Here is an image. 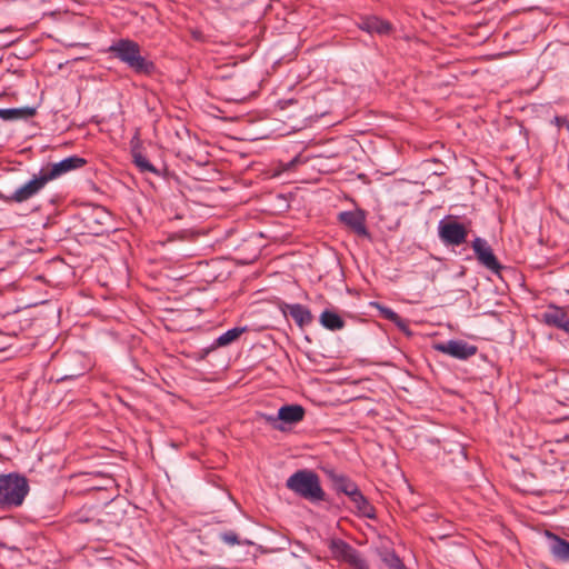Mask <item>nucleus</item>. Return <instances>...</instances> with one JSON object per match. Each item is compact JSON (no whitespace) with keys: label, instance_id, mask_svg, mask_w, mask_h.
<instances>
[{"label":"nucleus","instance_id":"obj_1","mask_svg":"<svg viewBox=\"0 0 569 569\" xmlns=\"http://www.w3.org/2000/svg\"><path fill=\"white\" fill-rule=\"evenodd\" d=\"M106 52L126 64L136 74L152 76L157 70L154 62L142 54L141 46L129 38L112 41Z\"/></svg>","mask_w":569,"mask_h":569},{"label":"nucleus","instance_id":"obj_2","mask_svg":"<svg viewBox=\"0 0 569 569\" xmlns=\"http://www.w3.org/2000/svg\"><path fill=\"white\" fill-rule=\"evenodd\" d=\"M286 487L309 502L318 503L326 500L320 478L313 470H297L287 479Z\"/></svg>","mask_w":569,"mask_h":569},{"label":"nucleus","instance_id":"obj_3","mask_svg":"<svg viewBox=\"0 0 569 569\" xmlns=\"http://www.w3.org/2000/svg\"><path fill=\"white\" fill-rule=\"evenodd\" d=\"M29 491L24 476L18 473L0 475V509L10 510L22 505Z\"/></svg>","mask_w":569,"mask_h":569},{"label":"nucleus","instance_id":"obj_4","mask_svg":"<svg viewBox=\"0 0 569 569\" xmlns=\"http://www.w3.org/2000/svg\"><path fill=\"white\" fill-rule=\"evenodd\" d=\"M48 182H50L49 179L47 178L42 169H40L38 174H34L31 180L26 182L23 186L18 188L12 193L6 194L0 191V200L7 203H22L38 194Z\"/></svg>","mask_w":569,"mask_h":569},{"label":"nucleus","instance_id":"obj_5","mask_svg":"<svg viewBox=\"0 0 569 569\" xmlns=\"http://www.w3.org/2000/svg\"><path fill=\"white\" fill-rule=\"evenodd\" d=\"M127 520L128 517L124 503L122 501L112 500L104 506L96 523L106 530H113L126 525Z\"/></svg>","mask_w":569,"mask_h":569},{"label":"nucleus","instance_id":"obj_6","mask_svg":"<svg viewBox=\"0 0 569 569\" xmlns=\"http://www.w3.org/2000/svg\"><path fill=\"white\" fill-rule=\"evenodd\" d=\"M438 233L446 246H461L467 241L468 229L465 224L457 222L449 217L448 220H441L438 226Z\"/></svg>","mask_w":569,"mask_h":569},{"label":"nucleus","instance_id":"obj_7","mask_svg":"<svg viewBox=\"0 0 569 569\" xmlns=\"http://www.w3.org/2000/svg\"><path fill=\"white\" fill-rule=\"evenodd\" d=\"M332 557L336 560L345 561L356 568L362 569L365 560L359 551L342 539H332L329 545Z\"/></svg>","mask_w":569,"mask_h":569},{"label":"nucleus","instance_id":"obj_8","mask_svg":"<svg viewBox=\"0 0 569 569\" xmlns=\"http://www.w3.org/2000/svg\"><path fill=\"white\" fill-rule=\"evenodd\" d=\"M471 247L480 264H482L483 267H486L488 270L492 271L496 274L500 273L503 267L499 263L491 247L485 239L477 237L472 241Z\"/></svg>","mask_w":569,"mask_h":569},{"label":"nucleus","instance_id":"obj_9","mask_svg":"<svg viewBox=\"0 0 569 569\" xmlns=\"http://www.w3.org/2000/svg\"><path fill=\"white\" fill-rule=\"evenodd\" d=\"M87 162L88 161L84 158L74 154L64 158L57 163H49L41 169L46 173L49 181H52L67 172L84 167Z\"/></svg>","mask_w":569,"mask_h":569},{"label":"nucleus","instance_id":"obj_10","mask_svg":"<svg viewBox=\"0 0 569 569\" xmlns=\"http://www.w3.org/2000/svg\"><path fill=\"white\" fill-rule=\"evenodd\" d=\"M83 221L91 234L102 236L110 230L111 216L103 207H96L83 218Z\"/></svg>","mask_w":569,"mask_h":569},{"label":"nucleus","instance_id":"obj_11","mask_svg":"<svg viewBox=\"0 0 569 569\" xmlns=\"http://www.w3.org/2000/svg\"><path fill=\"white\" fill-rule=\"evenodd\" d=\"M433 348L437 351L449 355L452 358L467 360L470 357L475 356L478 351V348L473 345H469L463 340H449L447 342L436 343Z\"/></svg>","mask_w":569,"mask_h":569},{"label":"nucleus","instance_id":"obj_12","mask_svg":"<svg viewBox=\"0 0 569 569\" xmlns=\"http://www.w3.org/2000/svg\"><path fill=\"white\" fill-rule=\"evenodd\" d=\"M338 221L359 237L371 239L366 226V214L362 210L342 211L338 214Z\"/></svg>","mask_w":569,"mask_h":569},{"label":"nucleus","instance_id":"obj_13","mask_svg":"<svg viewBox=\"0 0 569 569\" xmlns=\"http://www.w3.org/2000/svg\"><path fill=\"white\" fill-rule=\"evenodd\" d=\"M357 26L369 34L388 36L393 31V26L389 21L377 16L360 17Z\"/></svg>","mask_w":569,"mask_h":569},{"label":"nucleus","instance_id":"obj_14","mask_svg":"<svg viewBox=\"0 0 569 569\" xmlns=\"http://www.w3.org/2000/svg\"><path fill=\"white\" fill-rule=\"evenodd\" d=\"M279 309L284 316H290L299 328H305L313 320L311 311L300 303L281 302Z\"/></svg>","mask_w":569,"mask_h":569},{"label":"nucleus","instance_id":"obj_15","mask_svg":"<svg viewBox=\"0 0 569 569\" xmlns=\"http://www.w3.org/2000/svg\"><path fill=\"white\" fill-rule=\"evenodd\" d=\"M542 322L557 329L569 332V317L566 310L556 305H549L542 313Z\"/></svg>","mask_w":569,"mask_h":569},{"label":"nucleus","instance_id":"obj_16","mask_svg":"<svg viewBox=\"0 0 569 569\" xmlns=\"http://www.w3.org/2000/svg\"><path fill=\"white\" fill-rule=\"evenodd\" d=\"M349 500L353 503L355 512L368 519L376 518V509L363 496L359 487H357L349 496Z\"/></svg>","mask_w":569,"mask_h":569},{"label":"nucleus","instance_id":"obj_17","mask_svg":"<svg viewBox=\"0 0 569 569\" xmlns=\"http://www.w3.org/2000/svg\"><path fill=\"white\" fill-rule=\"evenodd\" d=\"M248 330L247 327H234L229 329L221 336H219L210 347L201 350V358L203 359L208 353L216 350L217 348L227 347L232 342L237 341L240 336Z\"/></svg>","mask_w":569,"mask_h":569},{"label":"nucleus","instance_id":"obj_18","mask_svg":"<svg viewBox=\"0 0 569 569\" xmlns=\"http://www.w3.org/2000/svg\"><path fill=\"white\" fill-rule=\"evenodd\" d=\"M327 475L332 483V488L338 493H343L348 497L358 487V485L346 475L337 473L333 470L328 471Z\"/></svg>","mask_w":569,"mask_h":569},{"label":"nucleus","instance_id":"obj_19","mask_svg":"<svg viewBox=\"0 0 569 569\" xmlns=\"http://www.w3.org/2000/svg\"><path fill=\"white\" fill-rule=\"evenodd\" d=\"M305 409L300 405H286L278 410L280 423L293 425L300 422L305 417Z\"/></svg>","mask_w":569,"mask_h":569},{"label":"nucleus","instance_id":"obj_20","mask_svg":"<svg viewBox=\"0 0 569 569\" xmlns=\"http://www.w3.org/2000/svg\"><path fill=\"white\" fill-rule=\"evenodd\" d=\"M546 535L552 541L550 550L553 557L561 561H569V541L550 531H546Z\"/></svg>","mask_w":569,"mask_h":569},{"label":"nucleus","instance_id":"obj_21","mask_svg":"<svg viewBox=\"0 0 569 569\" xmlns=\"http://www.w3.org/2000/svg\"><path fill=\"white\" fill-rule=\"evenodd\" d=\"M131 158L141 173L150 172L160 176V171L149 161L139 147L136 146L131 148Z\"/></svg>","mask_w":569,"mask_h":569},{"label":"nucleus","instance_id":"obj_22","mask_svg":"<svg viewBox=\"0 0 569 569\" xmlns=\"http://www.w3.org/2000/svg\"><path fill=\"white\" fill-rule=\"evenodd\" d=\"M319 322L323 328L330 331L341 330L346 326V322L341 316L329 309H326L321 312Z\"/></svg>","mask_w":569,"mask_h":569},{"label":"nucleus","instance_id":"obj_23","mask_svg":"<svg viewBox=\"0 0 569 569\" xmlns=\"http://www.w3.org/2000/svg\"><path fill=\"white\" fill-rule=\"evenodd\" d=\"M36 114V109L31 107L0 109V119L12 121L17 119H28Z\"/></svg>","mask_w":569,"mask_h":569},{"label":"nucleus","instance_id":"obj_24","mask_svg":"<svg viewBox=\"0 0 569 569\" xmlns=\"http://www.w3.org/2000/svg\"><path fill=\"white\" fill-rule=\"evenodd\" d=\"M219 538L223 543H226L230 547L240 546V545H246V546L252 545L251 541H249L247 539H241L240 536L233 530H228V531L221 532L219 535Z\"/></svg>","mask_w":569,"mask_h":569},{"label":"nucleus","instance_id":"obj_25","mask_svg":"<svg viewBox=\"0 0 569 569\" xmlns=\"http://www.w3.org/2000/svg\"><path fill=\"white\" fill-rule=\"evenodd\" d=\"M385 562L389 569H407L396 552L388 553L385 558Z\"/></svg>","mask_w":569,"mask_h":569},{"label":"nucleus","instance_id":"obj_26","mask_svg":"<svg viewBox=\"0 0 569 569\" xmlns=\"http://www.w3.org/2000/svg\"><path fill=\"white\" fill-rule=\"evenodd\" d=\"M260 418L263 419L267 423H269L276 430H284L282 423H280V418L277 416L260 413Z\"/></svg>","mask_w":569,"mask_h":569},{"label":"nucleus","instance_id":"obj_27","mask_svg":"<svg viewBox=\"0 0 569 569\" xmlns=\"http://www.w3.org/2000/svg\"><path fill=\"white\" fill-rule=\"evenodd\" d=\"M380 315L383 319L393 322L395 320H399V315L388 307L378 306Z\"/></svg>","mask_w":569,"mask_h":569},{"label":"nucleus","instance_id":"obj_28","mask_svg":"<svg viewBox=\"0 0 569 569\" xmlns=\"http://www.w3.org/2000/svg\"><path fill=\"white\" fill-rule=\"evenodd\" d=\"M392 323L397 326V328L406 333L407 336H411V331L409 329L408 322L406 319L399 316V320H395Z\"/></svg>","mask_w":569,"mask_h":569},{"label":"nucleus","instance_id":"obj_29","mask_svg":"<svg viewBox=\"0 0 569 569\" xmlns=\"http://www.w3.org/2000/svg\"><path fill=\"white\" fill-rule=\"evenodd\" d=\"M553 122L558 128L565 127L569 131V119L567 117L557 116Z\"/></svg>","mask_w":569,"mask_h":569},{"label":"nucleus","instance_id":"obj_30","mask_svg":"<svg viewBox=\"0 0 569 569\" xmlns=\"http://www.w3.org/2000/svg\"><path fill=\"white\" fill-rule=\"evenodd\" d=\"M301 159L299 156L295 157L293 159H291L290 161H288L287 163L283 164V170L284 171H290V170H293L296 168V166L298 163H301Z\"/></svg>","mask_w":569,"mask_h":569},{"label":"nucleus","instance_id":"obj_31","mask_svg":"<svg viewBox=\"0 0 569 569\" xmlns=\"http://www.w3.org/2000/svg\"><path fill=\"white\" fill-rule=\"evenodd\" d=\"M93 520H94L93 518L84 516V515H82V512H79L77 515V519H76V521L79 522V523H88V522H91Z\"/></svg>","mask_w":569,"mask_h":569},{"label":"nucleus","instance_id":"obj_32","mask_svg":"<svg viewBox=\"0 0 569 569\" xmlns=\"http://www.w3.org/2000/svg\"><path fill=\"white\" fill-rule=\"evenodd\" d=\"M4 349H6V346L3 343H0V351L4 350Z\"/></svg>","mask_w":569,"mask_h":569},{"label":"nucleus","instance_id":"obj_33","mask_svg":"<svg viewBox=\"0 0 569 569\" xmlns=\"http://www.w3.org/2000/svg\"><path fill=\"white\" fill-rule=\"evenodd\" d=\"M193 37H194L196 39H198V38H199V36H198V33H197V32H193Z\"/></svg>","mask_w":569,"mask_h":569},{"label":"nucleus","instance_id":"obj_34","mask_svg":"<svg viewBox=\"0 0 569 569\" xmlns=\"http://www.w3.org/2000/svg\"><path fill=\"white\" fill-rule=\"evenodd\" d=\"M0 336H3V335L0 332Z\"/></svg>","mask_w":569,"mask_h":569},{"label":"nucleus","instance_id":"obj_35","mask_svg":"<svg viewBox=\"0 0 569 569\" xmlns=\"http://www.w3.org/2000/svg\"><path fill=\"white\" fill-rule=\"evenodd\" d=\"M307 569H311V568L308 567Z\"/></svg>","mask_w":569,"mask_h":569}]
</instances>
